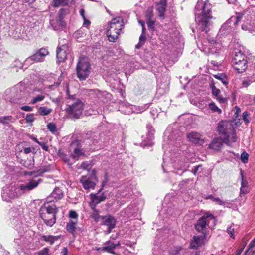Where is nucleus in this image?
Segmentation results:
<instances>
[{
	"mask_svg": "<svg viewBox=\"0 0 255 255\" xmlns=\"http://www.w3.org/2000/svg\"><path fill=\"white\" fill-rule=\"evenodd\" d=\"M167 6V2L166 0H160L159 2L157 3V10L159 13V16L163 17Z\"/></svg>",
	"mask_w": 255,
	"mask_h": 255,
	"instance_id": "nucleus-26",
	"label": "nucleus"
},
{
	"mask_svg": "<svg viewBox=\"0 0 255 255\" xmlns=\"http://www.w3.org/2000/svg\"><path fill=\"white\" fill-rule=\"evenodd\" d=\"M23 166L29 169H32L34 167V159H27L23 163Z\"/></svg>",
	"mask_w": 255,
	"mask_h": 255,
	"instance_id": "nucleus-34",
	"label": "nucleus"
},
{
	"mask_svg": "<svg viewBox=\"0 0 255 255\" xmlns=\"http://www.w3.org/2000/svg\"><path fill=\"white\" fill-rule=\"evenodd\" d=\"M44 98L45 95L44 94L37 95L33 98L31 103L33 104H34L38 102L42 101L44 99Z\"/></svg>",
	"mask_w": 255,
	"mask_h": 255,
	"instance_id": "nucleus-38",
	"label": "nucleus"
},
{
	"mask_svg": "<svg viewBox=\"0 0 255 255\" xmlns=\"http://www.w3.org/2000/svg\"><path fill=\"white\" fill-rule=\"evenodd\" d=\"M16 32V34H14L13 33V37L16 39H22L23 38V37L22 36V35L19 32L17 35L16 34L17 33V31H15Z\"/></svg>",
	"mask_w": 255,
	"mask_h": 255,
	"instance_id": "nucleus-58",
	"label": "nucleus"
},
{
	"mask_svg": "<svg viewBox=\"0 0 255 255\" xmlns=\"http://www.w3.org/2000/svg\"><path fill=\"white\" fill-rule=\"evenodd\" d=\"M146 39L145 31L143 32V31L142 30V33L139 37V42H142V43L144 44Z\"/></svg>",
	"mask_w": 255,
	"mask_h": 255,
	"instance_id": "nucleus-53",
	"label": "nucleus"
},
{
	"mask_svg": "<svg viewBox=\"0 0 255 255\" xmlns=\"http://www.w3.org/2000/svg\"><path fill=\"white\" fill-rule=\"evenodd\" d=\"M47 170L40 169L36 171L33 172H26L25 174L26 175L33 176L34 177H37L38 176H41L43 173L46 172Z\"/></svg>",
	"mask_w": 255,
	"mask_h": 255,
	"instance_id": "nucleus-30",
	"label": "nucleus"
},
{
	"mask_svg": "<svg viewBox=\"0 0 255 255\" xmlns=\"http://www.w3.org/2000/svg\"><path fill=\"white\" fill-rule=\"evenodd\" d=\"M202 11L201 14L196 15L195 20L197 23V29L205 33H207L211 26V20L213 16L211 15V7L208 1L204 2L202 7Z\"/></svg>",
	"mask_w": 255,
	"mask_h": 255,
	"instance_id": "nucleus-3",
	"label": "nucleus"
},
{
	"mask_svg": "<svg viewBox=\"0 0 255 255\" xmlns=\"http://www.w3.org/2000/svg\"><path fill=\"white\" fill-rule=\"evenodd\" d=\"M40 216L44 223L49 227H52L56 221L58 208L54 203L47 202L40 208Z\"/></svg>",
	"mask_w": 255,
	"mask_h": 255,
	"instance_id": "nucleus-5",
	"label": "nucleus"
},
{
	"mask_svg": "<svg viewBox=\"0 0 255 255\" xmlns=\"http://www.w3.org/2000/svg\"><path fill=\"white\" fill-rule=\"evenodd\" d=\"M47 129L52 133H54L56 131V126L55 124L53 123H49L47 126Z\"/></svg>",
	"mask_w": 255,
	"mask_h": 255,
	"instance_id": "nucleus-41",
	"label": "nucleus"
},
{
	"mask_svg": "<svg viewBox=\"0 0 255 255\" xmlns=\"http://www.w3.org/2000/svg\"><path fill=\"white\" fill-rule=\"evenodd\" d=\"M218 131L224 140V143L230 145L236 141V131L232 122L222 121L219 123Z\"/></svg>",
	"mask_w": 255,
	"mask_h": 255,
	"instance_id": "nucleus-6",
	"label": "nucleus"
},
{
	"mask_svg": "<svg viewBox=\"0 0 255 255\" xmlns=\"http://www.w3.org/2000/svg\"><path fill=\"white\" fill-rule=\"evenodd\" d=\"M69 217L70 218L72 219L71 220L73 221H77V218L78 217V214L75 211L71 210L69 212Z\"/></svg>",
	"mask_w": 255,
	"mask_h": 255,
	"instance_id": "nucleus-48",
	"label": "nucleus"
},
{
	"mask_svg": "<svg viewBox=\"0 0 255 255\" xmlns=\"http://www.w3.org/2000/svg\"><path fill=\"white\" fill-rule=\"evenodd\" d=\"M216 221L214 216L211 214L206 213L197 221L195 225V229L198 232L205 234L207 226H214Z\"/></svg>",
	"mask_w": 255,
	"mask_h": 255,
	"instance_id": "nucleus-9",
	"label": "nucleus"
},
{
	"mask_svg": "<svg viewBox=\"0 0 255 255\" xmlns=\"http://www.w3.org/2000/svg\"><path fill=\"white\" fill-rule=\"evenodd\" d=\"M168 91L167 85L166 84L158 85V88H157V92L159 94H163L165 93Z\"/></svg>",
	"mask_w": 255,
	"mask_h": 255,
	"instance_id": "nucleus-36",
	"label": "nucleus"
},
{
	"mask_svg": "<svg viewBox=\"0 0 255 255\" xmlns=\"http://www.w3.org/2000/svg\"><path fill=\"white\" fill-rule=\"evenodd\" d=\"M201 167V166L200 165H198V166H196L194 167V169H192V172L194 174V175H196L197 171H198L199 170V168Z\"/></svg>",
	"mask_w": 255,
	"mask_h": 255,
	"instance_id": "nucleus-62",
	"label": "nucleus"
},
{
	"mask_svg": "<svg viewBox=\"0 0 255 255\" xmlns=\"http://www.w3.org/2000/svg\"><path fill=\"white\" fill-rule=\"evenodd\" d=\"M248 248V250L246 251L245 254L250 252H250H252L253 254H255V238L251 241Z\"/></svg>",
	"mask_w": 255,
	"mask_h": 255,
	"instance_id": "nucleus-35",
	"label": "nucleus"
},
{
	"mask_svg": "<svg viewBox=\"0 0 255 255\" xmlns=\"http://www.w3.org/2000/svg\"><path fill=\"white\" fill-rule=\"evenodd\" d=\"M48 54L49 52L47 49L42 48L37 50L34 54L26 58L24 64L29 66L34 63L43 62L45 56L48 55Z\"/></svg>",
	"mask_w": 255,
	"mask_h": 255,
	"instance_id": "nucleus-12",
	"label": "nucleus"
},
{
	"mask_svg": "<svg viewBox=\"0 0 255 255\" xmlns=\"http://www.w3.org/2000/svg\"><path fill=\"white\" fill-rule=\"evenodd\" d=\"M59 155L60 158L66 163L68 164H71V163L70 162V159L68 158L67 156L63 152L59 151Z\"/></svg>",
	"mask_w": 255,
	"mask_h": 255,
	"instance_id": "nucleus-40",
	"label": "nucleus"
},
{
	"mask_svg": "<svg viewBox=\"0 0 255 255\" xmlns=\"http://www.w3.org/2000/svg\"><path fill=\"white\" fill-rule=\"evenodd\" d=\"M76 223H77V222L76 220L75 221L70 220L69 222V223H68L67 224V226H66L67 230L69 232L73 233L75 230V228H76L75 225H76Z\"/></svg>",
	"mask_w": 255,
	"mask_h": 255,
	"instance_id": "nucleus-31",
	"label": "nucleus"
},
{
	"mask_svg": "<svg viewBox=\"0 0 255 255\" xmlns=\"http://www.w3.org/2000/svg\"><path fill=\"white\" fill-rule=\"evenodd\" d=\"M187 137L190 142L194 144L201 145L204 143L202 136L197 132H191L187 135Z\"/></svg>",
	"mask_w": 255,
	"mask_h": 255,
	"instance_id": "nucleus-18",
	"label": "nucleus"
},
{
	"mask_svg": "<svg viewBox=\"0 0 255 255\" xmlns=\"http://www.w3.org/2000/svg\"><path fill=\"white\" fill-rule=\"evenodd\" d=\"M101 223L102 225L107 227V230L105 232H106V234H109L115 227L116 220L115 218L111 215L104 216L102 217Z\"/></svg>",
	"mask_w": 255,
	"mask_h": 255,
	"instance_id": "nucleus-14",
	"label": "nucleus"
},
{
	"mask_svg": "<svg viewBox=\"0 0 255 255\" xmlns=\"http://www.w3.org/2000/svg\"><path fill=\"white\" fill-rule=\"evenodd\" d=\"M206 46L205 49H207L208 52L212 54L218 53L221 48L220 43L216 42L214 40L209 42V45H206Z\"/></svg>",
	"mask_w": 255,
	"mask_h": 255,
	"instance_id": "nucleus-22",
	"label": "nucleus"
},
{
	"mask_svg": "<svg viewBox=\"0 0 255 255\" xmlns=\"http://www.w3.org/2000/svg\"><path fill=\"white\" fill-rule=\"evenodd\" d=\"M80 182L83 187L87 190L94 189L96 185V182L93 180V177L87 176H82L80 179Z\"/></svg>",
	"mask_w": 255,
	"mask_h": 255,
	"instance_id": "nucleus-17",
	"label": "nucleus"
},
{
	"mask_svg": "<svg viewBox=\"0 0 255 255\" xmlns=\"http://www.w3.org/2000/svg\"><path fill=\"white\" fill-rule=\"evenodd\" d=\"M65 0H53V5L54 7H58L61 5H66Z\"/></svg>",
	"mask_w": 255,
	"mask_h": 255,
	"instance_id": "nucleus-43",
	"label": "nucleus"
},
{
	"mask_svg": "<svg viewBox=\"0 0 255 255\" xmlns=\"http://www.w3.org/2000/svg\"><path fill=\"white\" fill-rule=\"evenodd\" d=\"M38 144L40 145L42 147V148L46 151H48L49 150V147L48 145H47L46 143L44 142H40V143H38Z\"/></svg>",
	"mask_w": 255,
	"mask_h": 255,
	"instance_id": "nucleus-54",
	"label": "nucleus"
},
{
	"mask_svg": "<svg viewBox=\"0 0 255 255\" xmlns=\"http://www.w3.org/2000/svg\"><path fill=\"white\" fill-rule=\"evenodd\" d=\"M224 142V139H222L221 138H215L212 141L211 143L209 145V148L210 149L215 150H219L222 147Z\"/></svg>",
	"mask_w": 255,
	"mask_h": 255,
	"instance_id": "nucleus-23",
	"label": "nucleus"
},
{
	"mask_svg": "<svg viewBox=\"0 0 255 255\" xmlns=\"http://www.w3.org/2000/svg\"><path fill=\"white\" fill-rule=\"evenodd\" d=\"M132 106L133 105H121L120 106L119 110L125 114L129 115V114L133 113V110L132 109Z\"/></svg>",
	"mask_w": 255,
	"mask_h": 255,
	"instance_id": "nucleus-27",
	"label": "nucleus"
},
{
	"mask_svg": "<svg viewBox=\"0 0 255 255\" xmlns=\"http://www.w3.org/2000/svg\"><path fill=\"white\" fill-rule=\"evenodd\" d=\"M211 89L213 95L216 97L218 95H219L221 93L220 90L219 89L217 88L214 85L211 86Z\"/></svg>",
	"mask_w": 255,
	"mask_h": 255,
	"instance_id": "nucleus-47",
	"label": "nucleus"
},
{
	"mask_svg": "<svg viewBox=\"0 0 255 255\" xmlns=\"http://www.w3.org/2000/svg\"><path fill=\"white\" fill-rule=\"evenodd\" d=\"M240 175L241 178V186L244 187H248L249 184L246 178H244L243 176V173L242 169L240 170Z\"/></svg>",
	"mask_w": 255,
	"mask_h": 255,
	"instance_id": "nucleus-39",
	"label": "nucleus"
},
{
	"mask_svg": "<svg viewBox=\"0 0 255 255\" xmlns=\"http://www.w3.org/2000/svg\"><path fill=\"white\" fill-rule=\"evenodd\" d=\"M228 233L230 235L231 238H234V229L232 226L228 227L227 229Z\"/></svg>",
	"mask_w": 255,
	"mask_h": 255,
	"instance_id": "nucleus-52",
	"label": "nucleus"
},
{
	"mask_svg": "<svg viewBox=\"0 0 255 255\" xmlns=\"http://www.w3.org/2000/svg\"><path fill=\"white\" fill-rule=\"evenodd\" d=\"M182 248L181 247H176L175 248L173 252L175 255H179L180 254V252L182 250Z\"/></svg>",
	"mask_w": 255,
	"mask_h": 255,
	"instance_id": "nucleus-57",
	"label": "nucleus"
},
{
	"mask_svg": "<svg viewBox=\"0 0 255 255\" xmlns=\"http://www.w3.org/2000/svg\"><path fill=\"white\" fill-rule=\"evenodd\" d=\"M91 202H90V205L91 207H95L96 205L99 204L102 201H104L106 197L104 195V193L99 195V193L91 194Z\"/></svg>",
	"mask_w": 255,
	"mask_h": 255,
	"instance_id": "nucleus-19",
	"label": "nucleus"
},
{
	"mask_svg": "<svg viewBox=\"0 0 255 255\" xmlns=\"http://www.w3.org/2000/svg\"><path fill=\"white\" fill-rule=\"evenodd\" d=\"M89 167V164L86 162H83L81 165V167L83 169H88Z\"/></svg>",
	"mask_w": 255,
	"mask_h": 255,
	"instance_id": "nucleus-59",
	"label": "nucleus"
},
{
	"mask_svg": "<svg viewBox=\"0 0 255 255\" xmlns=\"http://www.w3.org/2000/svg\"><path fill=\"white\" fill-rule=\"evenodd\" d=\"M13 120L11 116H4L0 117V123L3 124H8Z\"/></svg>",
	"mask_w": 255,
	"mask_h": 255,
	"instance_id": "nucleus-32",
	"label": "nucleus"
},
{
	"mask_svg": "<svg viewBox=\"0 0 255 255\" xmlns=\"http://www.w3.org/2000/svg\"><path fill=\"white\" fill-rule=\"evenodd\" d=\"M67 93L69 101L65 109L66 112L69 118L79 119L84 109V103L81 99L76 98L74 95H70L68 91Z\"/></svg>",
	"mask_w": 255,
	"mask_h": 255,
	"instance_id": "nucleus-4",
	"label": "nucleus"
},
{
	"mask_svg": "<svg viewBox=\"0 0 255 255\" xmlns=\"http://www.w3.org/2000/svg\"><path fill=\"white\" fill-rule=\"evenodd\" d=\"M71 148H74L73 153L70 154V157L73 159L77 160L80 157L84 155L85 151L81 145H79L78 141L72 142L71 144Z\"/></svg>",
	"mask_w": 255,
	"mask_h": 255,
	"instance_id": "nucleus-15",
	"label": "nucleus"
},
{
	"mask_svg": "<svg viewBox=\"0 0 255 255\" xmlns=\"http://www.w3.org/2000/svg\"><path fill=\"white\" fill-rule=\"evenodd\" d=\"M215 202L219 204V205H224L225 204V202L224 201H222L221 200L220 198H217V199H216V201Z\"/></svg>",
	"mask_w": 255,
	"mask_h": 255,
	"instance_id": "nucleus-61",
	"label": "nucleus"
},
{
	"mask_svg": "<svg viewBox=\"0 0 255 255\" xmlns=\"http://www.w3.org/2000/svg\"><path fill=\"white\" fill-rule=\"evenodd\" d=\"M242 15L238 14L237 16H233L227 20L220 28L218 35L224 36L231 33L232 31L233 25H236L241 20Z\"/></svg>",
	"mask_w": 255,
	"mask_h": 255,
	"instance_id": "nucleus-10",
	"label": "nucleus"
},
{
	"mask_svg": "<svg viewBox=\"0 0 255 255\" xmlns=\"http://www.w3.org/2000/svg\"><path fill=\"white\" fill-rule=\"evenodd\" d=\"M91 217L94 219L96 222H98L102 220V217L104 216H100L99 215L98 212L95 210L93 211V212L91 214Z\"/></svg>",
	"mask_w": 255,
	"mask_h": 255,
	"instance_id": "nucleus-37",
	"label": "nucleus"
},
{
	"mask_svg": "<svg viewBox=\"0 0 255 255\" xmlns=\"http://www.w3.org/2000/svg\"><path fill=\"white\" fill-rule=\"evenodd\" d=\"M217 100L221 103H225L227 100V98L223 96L220 94L216 97Z\"/></svg>",
	"mask_w": 255,
	"mask_h": 255,
	"instance_id": "nucleus-49",
	"label": "nucleus"
},
{
	"mask_svg": "<svg viewBox=\"0 0 255 255\" xmlns=\"http://www.w3.org/2000/svg\"><path fill=\"white\" fill-rule=\"evenodd\" d=\"M240 61H247L246 56L240 51L238 53H235V56L232 59V62H239Z\"/></svg>",
	"mask_w": 255,
	"mask_h": 255,
	"instance_id": "nucleus-29",
	"label": "nucleus"
},
{
	"mask_svg": "<svg viewBox=\"0 0 255 255\" xmlns=\"http://www.w3.org/2000/svg\"><path fill=\"white\" fill-rule=\"evenodd\" d=\"M41 182L42 180L40 178L38 180L31 179L26 183L6 188L3 190L2 197L4 200L8 202L10 199L18 198L26 192L34 189Z\"/></svg>",
	"mask_w": 255,
	"mask_h": 255,
	"instance_id": "nucleus-2",
	"label": "nucleus"
},
{
	"mask_svg": "<svg viewBox=\"0 0 255 255\" xmlns=\"http://www.w3.org/2000/svg\"><path fill=\"white\" fill-rule=\"evenodd\" d=\"M149 106V105L148 104H145L141 106L133 105L132 109L134 113H140L143 112L147 108H148Z\"/></svg>",
	"mask_w": 255,
	"mask_h": 255,
	"instance_id": "nucleus-28",
	"label": "nucleus"
},
{
	"mask_svg": "<svg viewBox=\"0 0 255 255\" xmlns=\"http://www.w3.org/2000/svg\"><path fill=\"white\" fill-rule=\"evenodd\" d=\"M60 255H68V250L67 248H63L62 249Z\"/></svg>",
	"mask_w": 255,
	"mask_h": 255,
	"instance_id": "nucleus-63",
	"label": "nucleus"
},
{
	"mask_svg": "<svg viewBox=\"0 0 255 255\" xmlns=\"http://www.w3.org/2000/svg\"><path fill=\"white\" fill-rule=\"evenodd\" d=\"M147 24L149 29L153 30L154 28L155 21L152 19L146 20Z\"/></svg>",
	"mask_w": 255,
	"mask_h": 255,
	"instance_id": "nucleus-50",
	"label": "nucleus"
},
{
	"mask_svg": "<svg viewBox=\"0 0 255 255\" xmlns=\"http://www.w3.org/2000/svg\"><path fill=\"white\" fill-rule=\"evenodd\" d=\"M90 65L87 59L80 58L76 67L77 77L80 80H85L90 73Z\"/></svg>",
	"mask_w": 255,
	"mask_h": 255,
	"instance_id": "nucleus-11",
	"label": "nucleus"
},
{
	"mask_svg": "<svg viewBox=\"0 0 255 255\" xmlns=\"http://www.w3.org/2000/svg\"><path fill=\"white\" fill-rule=\"evenodd\" d=\"M209 108L213 112L221 113V110L215 105L214 103H211L209 104Z\"/></svg>",
	"mask_w": 255,
	"mask_h": 255,
	"instance_id": "nucleus-45",
	"label": "nucleus"
},
{
	"mask_svg": "<svg viewBox=\"0 0 255 255\" xmlns=\"http://www.w3.org/2000/svg\"><path fill=\"white\" fill-rule=\"evenodd\" d=\"M183 156H181L172 161H169L168 157L165 155L163 157V163L162 168L164 172H173L172 169L177 170L176 173L181 175L186 171L189 167L190 160L193 157V153L190 149L187 148L183 151Z\"/></svg>",
	"mask_w": 255,
	"mask_h": 255,
	"instance_id": "nucleus-1",
	"label": "nucleus"
},
{
	"mask_svg": "<svg viewBox=\"0 0 255 255\" xmlns=\"http://www.w3.org/2000/svg\"><path fill=\"white\" fill-rule=\"evenodd\" d=\"M69 52L68 45L66 44L61 45L59 42L57 50V61L60 63L65 61L67 58V53Z\"/></svg>",
	"mask_w": 255,
	"mask_h": 255,
	"instance_id": "nucleus-16",
	"label": "nucleus"
},
{
	"mask_svg": "<svg viewBox=\"0 0 255 255\" xmlns=\"http://www.w3.org/2000/svg\"><path fill=\"white\" fill-rule=\"evenodd\" d=\"M153 10L151 8H149L146 11L145 16L146 20L152 19L153 17Z\"/></svg>",
	"mask_w": 255,
	"mask_h": 255,
	"instance_id": "nucleus-44",
	"label": "nucleus"
},
{
	"mask_svg": "<svg viewBox=\"0 0 255 255\" xmlns=\"http://www.w3.org/2000/svg\"><path fill=\"white\" fill-rule=\"evenodd\" d=\"M27 122H32L34 121V115L33 114H27L25 118Z\"/></svg>",
	"mask_w": 255,
	"mask_h": 255,
	"instance_id": "nucleus-51",
	"label": "nucleus"
},
{
	"mask_svg": "<svg viewBox=\"0 0 255 255\" xmlns=\"http://www.w3.org/2000/svg\"><path fill=\"white\" fill-rule=\"evenodd\" d=\"M60 236H53L52 235H43L41 236V240L45 241L50 245H52L55 241H58Z\"/></svg>",
	"mask_w": 255,
	"mask_h": 255,
	"instance_id": "nucleus-25",
	"label": "nucleus"
},
{
	"mask_svg": "<svg viewBox=\"0 0 255 255\" xmlns=\"http://www.w3.org/2000/svg\"><path fill=\"white\" fill-rule=\"evenodd\" d=\"M39 255H49L48 249L45 248L44 250L40 251L39 253Z\"/></svg>",
	"mask_w": 255,
	"mask_h": 255,
	"instance_id": "nucleus-56",
	"label": "nucleus"
},
{
	"mask_svg": "<svg viewBox=\"0 0 255 255\" xmlns=\"http://www.w3.org/2000/svg\"><path fill=\"white\" fill-rule=\"evenodd\" d=\"M205 237V234H203L201 235L194 236L193 240L190 243L191 248L194 249L200 247L203 243V240Z\"/></svg>",
	"mask_w": 255,
	"mask_h": 255,
	"instance_id": "nucleus-20",
	"label": "nucleus"
},
{
	"mask_svg": "<svg viewBox=\"0 0 255 255\" xmlns=\"http://www.w3.org/2000/svg\"><path fill=\"white\" fill-rule=\"evenodd\" d=\"M249 188L248 187H244L241 186L240 188V194H246L249 192Z\"/></svg>",
	"mask_w": 255,
	"mask_h": 255,
	"instance_id": "nucleus-55",
	"label": "nucleus"
},
{
	"mask_svg": "<svg viewBox=\"0 0 255 255\" xmlns=\"http://www.w3.org/2000/svg\"><path fill=\"white\" fill-rule=\"evenodd\" d=\"M21 109L25 111H31L32 110V108L29 106H23Z\"/></svg>",
	"mask_w": 255,
	"mask_h": 255,
	"instance_id": "nucleus-60",
	"label": "nucleus"
},
{
	"mask_svg": "<svg viewBox=\"0 0 255 255\" xmlns=\"http://www.w3.org/2000/svg\"><path fill=\"white\" fill-rule=\"evenodd\" d=\"M63 196L62 191L59 188H55L53 192L51 193L50 196L47 197V201L50 203H53L52 198H54L56 200L61 199Z\"/></svg>",
	"mask_w": 255,
	"mask_h": 255,
	"instance_id": "nucleus-21",
	"label": "nucleus"
},
{
	"mask_svg": "<svg viewBox=\"0 0 255 255\" xmlns=\"http://www.w3.org/2000/svg\"><path fill=\"white\" fill-rule=\"evenodd\" d=\"M52 110L46 107H40L39 108V112L41 115L46 116L51 112Z\"/></svg>",
	"mask_w": 255,
	"mask_h": 255,
	"instance_id": "nucleus-33",
	"label": "nucleus"
},
{
	"mask_svg": "<svg viewBox=\"0 0 255 255\" xmlns=\"http://www.w3.org/2000/svg\"><path fill=\"white\" fill-rule=\"evenodd\" d=\"M23 151L25 154H27L31 152L32 150L30 147H26L24 149Z\"/></svg>",
	"mask_w": 255,
	"mask_h": 255,
	"instance_id": "nucleus-64",
	"label": "nucleus"
},
{
	"mask_svg": "<svg viewBox=\"0 0 255 255\" xmlns=\"http://www.w3.org/2000/svg\"><path fill=\"white\" fill-rule=\"evenodd\" d=\"M26 93L24 85L17 84L11 90L10 101L14 103H22L26 101Z\"/></svg>",
	"mask_w": 255,
	"mask_h": 255,
	"instance_id": "nucleus-8",
	"label": "nucleus"
},
{
	"mask_svg": "<svg viewBox=\"0 0 255 255\" xmlns=\"http://www.w3.org/2000/svg\"><path fill=\"white\" fill-rule=\"evenodd\" d=\"M234 68L238 73H242L247 68V61H240L239 62H232Z\"/></svg>",
	"mask_w": 255,
	"mask_h": 255,
	"instance_id": "nucleus-24",
	"label": "nucleus"
},
{
	"mask_svg": "<svg viewBox=\"0 0 255 255\" xmlns=\"http://www.w3.org/2000/svg\"><path fill=\"white\" fill-rule=\"evenodd\" d=\"M120 246L119 241L114 243L111 240L105 242L103 246L99 247L97 250L101 252H107L114 255H120L116 251Z\"/></svg>",
	"mask_w": 255,
	"mask_h": 255,
	"instance_id": "nucleus-13",
	"label": "nucleus"
},
{
	"mask_svg": "<svg viewBox=\"0 0 255 255\" xmlns=\"http://www.w3.org/2000/svg\"><path fill=\"white\" fill-rule=\"evenodd\" d=\"M123 26V19L121 17H117L112 19L109 23L106 32L107 36L110 42L116 41Z\"/></svg>",
	"mask_w": 255,
	"mask_h": 255,
	"instance_id": "nucleus-7",
	"label": "nucleus"
},
{
	"mask_svg": "<svg viewBox=\"0 0 255 255\" xmlns=\"http://www.w3.org/2000/svg\"><path fill=\"white\" fill-rule=\"evenodd\" d=\"M248 154L244 151L241 155V159L243 163H246L248 161Z\"/></svg>",
	"mask_w": 255,
	"mask_h": 255,
	"instance_id": "nucleus-46",
	"label": "nucleus"
},
{
	"mask_svg": "<svg viewBox=\"0 0 255 255\" xmlns=\"http://www.w3.org/2000/svg\"><path fill=\"white\" fill-rule=\"evenodd\" d=\"M147 128L148 130V136L150 140H151L153 138V135L154 133V130L152 128V127L150 125H148L147 126Z\"/></svg>",
	"mask_w": 255,
	"mask_h": 255,
	"instance_id": "nucleus-42",
	"label": "nucleus"
}]
</instances>
